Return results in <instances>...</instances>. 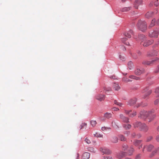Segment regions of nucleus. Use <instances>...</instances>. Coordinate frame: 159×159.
Here are the masks:
<instances>
[{"label": "nucleus", "mask_w": 159, "mask_h": 159, "mask_svg": "<svg viewBox=\"0 0 159 159\" xmlns=\"http://www.w3.org/2000/svg\"><path fill=\"white\" fill-rule=\"evenodd\" d=\"M155 117V115L153 114L152 112H148L146 111H141L140 113V115L139 116V117H140L143 119H145L147 117L148 119H151V120L149 121H150L152 120Z\"/></svg>", "instance_id": "f257e3e1"}, {"label": "nucleus", "mask_w": 159, "mask_h": 159, "mask_svg": "<svg viewBox=\"0 0 159 159\" xmlns=\"http://www.w3.org/2000/svg\"><path fill=\"white\" fill-rule=\"evenodd\" d=\"M135 128L138 127L141 130L146 132L148 129V127L144 123H142L140 122H136L133 124Z\"/></svg>", "instance_id": "f03ea898"}, {"label": "nucleus", "mask_w": 159, "mask_h": 159, "mask_svg": "<svg viewBox=\"0 0 159 159\" xmlns=\"http://www.w3.org/2000/svg\"><path fill=\"white\" fill-rule=\"evenodd\" d=\"M137 25L139 29L142 31H144L147 29V24L145 21H139Z\"/></svg>", "instance_id": "7ed1b4c3"}, {"label": "nucleus", "mask_w": 159, "mask_h": 159, "mask_svg": "<svg viewBox=\"0 0 159 159\" xmlns=\"http://www.w3.org/2000/svg\"><path fill=\"white\" fill-rule=\"evenodd\" d=\"M159 34V29H157L149 33L148 36L150 38H157Z\"/></svg>", "instance_id": "20e7f679"}, {"label": "nucleus", "mask_w": 159, "mask_h": 159, "mask_svg": "<svg viewBox=\"0 0 159 159\" xmlns=\"http://www.w3.org/2000/svg\"><path fill=\"white\" fill-rule=\"evenodd\" d=\"M142 92L143 93H146L143 97V98L145 99L148 97L151 93L152 91L151 90H149V88L147 87L142 90Z\"/></svg>", "instance_id": "39448f33"}, {"label": "nucleus", "mask_w": 159, "mask_h": 159, "mask_svg": "<svg viewBox=\"0 0 159 159\" xmlns=\"http://www.w3.org/2000/svg\"><path fill=\"white\" fill-rule=\"evenodd\" d=\"M100 150L104 154H110L111 153V151L106 148H101Z\"/></svg>", "instance_id": "423d86ee"}, {"label": "nucleus", "mask_w": 159, "mask_h": 159, "mask_svg": "<svg viewBox=\"0 0 159 159\" xmlns=\"http://www.w3.org/2000/svg\"><path fill=\"white\" fill-rule=\"evenodd\" d=\"M125 113L126 114H128L129 116L130 117H133L135 116L136 115V112L135 111H133L131 114V112H132L131 110H124Z\"/></svg>", "instance_id": "0eeeda50"}, {"label": "nucleus", "mask_w": 159, "mask_h": 159, "mask_svg": "<svg viewBox=\"0 0 159 159\" xmlns=\"http://www.w3.org/2000/svg\"><path fill=\"white\" fill-rule=\"evenodd\" d=\"M125 152L123 151H120L116 153V157L117 158L121 159L125 157Z\"/></svg>", "instance_id": "6e6552de"}, {"label": "nucleus", "mask_w": 159, "mask_h": 159, "mask_svg": "<svg viewBox=\"0 0 159 159\" xmlns=\"http://www.w3.org/2000/svg\"><path fill=\"white\" fill-rule=\"evenodd\" d=\"M157 58H155L152 60L151 61H144L143 62V64L144 65H150L151 64H153L155 61H156L158 60Z\"/></svg>", "instance_id": "1a4fd4ad"}, {"label": "nucleus", "mask_w": 159, "mask_h": 159, "mask_svg": "<svg viewBox=\"0 0 159 159\" xmlns=\"http://www.w3.org/2000/svg\"><path fill=\"white\" fill-rule=\"evenodd\" d=\"M153 40H148L146 39L143 43L142 45H143L144 47H147L149 45L152 44L153 43Z\"/></svg>", "instance_id": "9d476101"}, {"label": "nucleus", "mask_w": 159, "mask_h": 159, "mask_svg": "<svg viewBox=\"0 0 159 159\" xmlns=\"http://www.w3.org/2000/svg\"><path fill=\"white\" fill-rule=\"evenodd\" d=\"M96 98L100 101L104 100L105 98V95L101 94H99L96 95Z\"/></svg>", "instance_id": "9b49d317"}, {"label": "nucleus", "mask_w": 159, "mask_h": 159, "mask_svg": "<svg viewBox=\"0 0 159 159\" xmlns=\"http://www.w3.org/2000/svg\"><path fill=\"white\" fill-rule=\"evenodd\" d=\"M136 146H139V149H140L142 148V144L141 143V141L137 140H135L133 143Z\"/></svg>", "instance_id": "f8f14e48"}, {"label": "nucleus", "mask_w": 159, "mask_h": 159, "mask_svg": "<svg viewBox=\"0 0 159 159\" xmlns=\"http://www.w3.org/2000/svg\"><path fill=\"white\" fill-rule=\"evenodd\" d=\"M138 38L139 39H140V44L142 45L143 43L145 41V40L146 39V37L143 34H139V35Z\"/></svg>", "instance_id": "ddd939ff"}, {"label": "nucleus", "mask_w": 159, "mask_h": 159, "mask_svg": "<svg viewBox=\"0 0 159 159\" xmlns=\"http://www.w3.org/2000/svg\"><path fill=\"white\" fill-rule=\"evenodd\" d=\"M120 118L124 122L127 123L129 122L128 118L122 114H121L120 115Z\"/></svg>", "instance_id": "4468645a"}, {"label": "nucleus", "mask_w": 159, "mask_h": 159, "mask_svg": "<svg viewBox=\"0 0 159 159\" xmlns=\"http://www.w3.org/2000/svg\"><path fill=\"white\" fill-rule=\"evenodd\" d=\"M137 101L136 98H134L130 100L128 103V104L129 106H132Z\"/></svg>", "instance_id": "2eb2a0df"}, {"label": "nucleus", "mask_w": 159, "mask_h": 159, "mask_svg": "<svg viewBox=\"0 0 159 159\" xmlns=\"http://www.w3.org/2000/svg\"><path fill=\"white\" fill-rule=\"evenodd\" d=\"M144 72V70L143 69H137L135 71V73L136 75H140Z\"/></svg>", "instance_id": "dca6fc26"}, {"label": "nucleus", "mask_w": 159, "mask_h": 159, "mask_svg": "<svg viewBox=\"0 0 159 159\" xmlns=\"http://www.w3.org/2000/svg\"><path fill=\"white\" fill-rule=\"evenodd\" d=\"M133 32L131 30H130L128 32H126L125 33V36L126 37H127L129 38H130L131 37V35L133 34Z\"/></svg>", "instance_id": "f3484780"}, {"label": "nucleus", "mask_w": 159, "mask_h": 159, "mask_svg": "<svg viewBox=\"0 0 159 159\" xmlns=\"http://www.w3.org/2000/svg\"><path fill=\"white\" fill-rule=\"evenodd\" d=\"M90 153L88 152H85L82 155V159H89L90 157Z\"/></svg>", "instance_id": "a211bd4d"}, {"label": "nucleus", "mask_w": 159, "mask_h": 159, "mask_svg": "<svg viewBox=\"0 0 159 159\" xmlns=\"http://www.w3.org/2000/svg\"><path fill=\"white\" fill-rule=\"evenodd\" d=\"M110 140L113 143H116L118 142V139L116 136H114L111 138Z\"/></svg>", "instance_id": "6ab92c4d"}, {"label": "nucleus", "mask_w": 159, "mask_h": 159, "mask_svg": "<svg viewBox=\"0 0 159 159\" xmlns=\"http://www.w3.org/2000/svg\"><path fill=\"white\" fill-rule=\"evenodd\" d=\"M87 124L85 122L82 123L78 127V128L80 129V130L83 129V128H86L87 127Z\"/></svg>", "instance_id": "aec40b11"}, {"label": "nucleus", "mask_w": 159, "mask_h": 159, "mask_svg": "<svg viewBox=\"0 0 159 159\" xmlns=\"http://www.w3.org/2000/svg\"><path fill=\"white\" fill-rule=\"evenodd\" d=\"M153 148V146L152 145L150 144L148 145H146L145 146L144 148L143 149V152L144 151V148H146L148 151H150Z\"/></svg>", "instance_id": "412c9836"}, {"label": "nucleus", "mask_w": 159, "mask_h": 159, "mask_svg": "<svg viewBox=\"0 0 159 159\" xmlns=\"http://www.w3.org/2000/svg\"><path fill=\"white\" fill-rule=\"evenodd\" d=\"M134 151V149L132 146H131L128 151V154L129 155H132Z\"/></svg>", "instance_id": "4be33fe9"}, {"label": "nucleus", "mask_w": 159, "mask_h": 159, "mask_svg": "<svg viewBox=\"0 0 159 159\" xmlns=\"http://www.w3.org/2000/svg\"><path fill=\"white\" fill-rule=\"evenodd\" d=\"M142 3V0H136L135 2V8H137L138 6L141 4Z\"/></svg>", "instance_id": "5701e85b"}, {"label": "nucleus", "mask_w": 159, "mask_h": 159, "mask_svg": "<svg viewBox=\"0 0 159 159\" xmlns=\"http://www.w3.org/2000/svg\"><path fill=\"white\" fill-rule=\"evenodd\" d=\"M153 15V12L152 11H148L145 15V16L147 18L151 17Z\"/></svg>", "instance_id": "b1692460"}, {"label": "nucleus", "mask_w": 159, "mask_h": 159, "mask_svg": "<svg viewBox=\"0 0 159 159\" xmlns=\"http://www.w3.org/2000/svg\"><path fill=\"white\" fill-rule=\"evenodd\" d=\"M104 117L108 119L111 117L112 114L111 113L107 112L104 114Z\"/></svg>", "instance_id": "393cba45"}, {"label": "nucleus", "mask_w": 159, "mask_h": 159, "mask_svg": "<svg viewBox=\"0 0 159 159\" xmlns=\"http://www.w3.org/2000/svg\"><path fill=\"white\" fill-rule=\"evenodd\" d=\"M113 88L116 90H118L120 89V87L118 84L114 83L113 84Z\"/></svg>", "instance_id": "a878e982"}, {"label": "nucleus", "mask_w": 159, "mask_h": 159, "mask_svg": "<svg viewBox=\"0 0 159 159\" xmlns=\"http://www.w3.org/2000/svg\"><path fill=\"white\" fill-rule=\"evenodd\" d=\"M156 21V20L155 19H153L152 20L149 26V28H151L153 26L155 25V23Z\"/></svg>", "instance_id": "bb28decb"}, {"label": "nucleus", "mask_w": 159, "mask_h": 159, "mask_svg": "<svg viewBox=\"0 0 159 159\" xmlns=\"http://www.w3.org/2000/svg\"><path fill=\"white\" fill-rule=\"evenodd\" d=\"M127 39L126 38H123L121 39V41L123 43L127 45H129V43L128 42H125L127 40Z\"/></svg>", "instance_id": "cd10ccee"}, {"label": "nucleus", "mask_w": 159, "mask_h": 159, "mask_svg": "<svg viewBox=\"0 0 159 159\" xmlns=\"http://www.w3.org/2000/svg\"><path fill=\"white\" fill-rule=\"evenodd\" d=\"M93 135L94 137L97 138H102L103 136V135L98 134V133H96Z\"/></svg>", "instance_id": "c85d7f7f"}, {"label": "nucleus", "mask_w": 159, "mask_h": 159, "mask_svg": "<svg viewBox=\"0 0 159 159\" xmlns=\"http://www.w3.org/2000/svg\"><path fill=\"white\" fill-rule=\"evenodd\" d=\"M90 124L93 127H94L96 126L97 122L96 120H93L90 121Z\"/></svg>", "instance_id": "c756f323"}, {"label": "nucleus", "mask_w": 159, "mask_h": 159, "mask_svg": "<svg viewBox=\"0 0 159 159\" xmlns=\"http://www.w3.org/2000/svg\"><path fill=\"white\" fill-rule=\"evenodd\" d=\"M128 147V146L126 144H123L122 145V149L124 151L126 150Z\"/></svg>", "instance_id": "7c9ffc66"}, {"label": "nucleus", "mask_w": 159, "mask_h": 159, "mask_svg": "<svg viewBox=\"0 0 159 159\" xmlns=\"http://www.w3.org/2000/svg\"><path fill=\"white\" fill-rule=\"evenodd\" d=\"M155 93L156 95V96L157 97H159V87L157 88L155 90Z\"/></svg>", "instance_id": "2f4dec72"}, {"label": "nucleus", "mask_w": 159, "mask_h": 159, "mask_svg": "<svg viewBox=\"0 0 159 159\" xmlns=\"http://www.w3.org/2000/svg\"><path fill=\"white\" fill-rule=\"evenodd\" d=\"M131 126V125L129 124H126L124 125V127L126 129H130Z\"/></svg>", "instance_id": "473e14b6"}, {"label": "nucleus", "mask_w": 159, "mask_h": 159, "mask_svg": "<svg viewBox=\"0 0 159 159\" xmlns=\"http://www.w3.org/2000/svg\"><path fill=\"white\" fill-rule=\"evenodd\" d=\"M122 80L123 81L125 82H130L132 81V80H131L128 79L126 77H124L123 78Z\"/></svg>", "instance_id": "72a5a7b5"}, {"label": "nucleus", "mask_w": 159, "mask_h": 159, "mask_svg": "<svg viewBox=\"0 0 159 159\" xmlns=\"http://www.w3.org/2000/svg\"><path fill=\"white\" fill-rule=\"evenodd\" d=\"M114 103L118 106H119L120 107H121L123 105L122 103L120 102H117V101L116 100H114Z\"/></svg>", "instance_id": "f704fd0d"}, {"label": "nucleus", "mask_w": 159, "mask_h": 159, "mask_svg": "<svg viewBox=\"0 0 159 159\" xmlns=\"http://www.w3.org/2000/svg\"><path fill=\"white\" fill-rule=\"evenodd\" d=\"M119 138L120 140L121 141H125L126 140V138L123 135H120Z\"/></svg>", "instance_id": "c9c22d12"}, {"label": "nucleus", "mask_w": 159, "mask_h": 159, "mask_svg": "<svg viewBox=\"0 0 159 159\" xmlns=\"http://www.w3.org/2000/svg\"><path fill=\"white\" fill-rule=\"evenodd\" d=\"M111 129L110 127H102L101 128V130L102 131H105L107 130H109Z\"/></svg>", "instance_id": "e433bc0d"}, {"label": "nucleus", "mask_w": 159, "mask_h": 159, "mask_svg": "<svg viewBox=\"0 0 159 159\" xmlns=\"http://www.w3.org/2000/svg\"><path fill=\"white\" fill-rule=\"evenodd\" d=\"M130 9L129 7H125L122 9V11L123 12L127 11L129 10Z\"/></svg>", "instance_id": "4c0bfd02"}, {"label": "nucleus", "mask_w": 159, "mask_h": 159, "mask_svg": "<svg viewBox=\"0 0 159 159\" xmlns=\"http://www.w3.org/2000/svg\"><path fill=\"white\" fill-rule=\"evenodd\" d=\"M129 77L130 79H133L136 80H138L139 79V77H137L134 75H130L129 76Z\"/></svg>", "instance_id": "58836bf2"}, {"label": "nucleus", "mask_w": 159, "mask_h": 159, "mask_svg": "<svg viewBox=\"0 0 159 159\" xmlns=\"http://www.w3.org/2000/svg\"><path fill=\"white\" fill-rule=\"evenodd\" d=\"M111 90V89L110 88H107L106 87H104L103 88V91H110Z\"/></svg>", "instance_id": "ea45409f"}, {"label": "nucleus", "mask_w": 159, "mask_h": 159, "mask_svg": "<svg viewBox=\"0 0 159 159\" xmlns=\"http://www.w3.org/2000/svg\"><path fill=\"white\" fill-rule=\"evenodd\" d=\"M133 64L130 61L128 63V67L129 69H131L132 68V65Z\"/></svg>", "instance_id": "a19ab883"}, {"label": "nucleus", "mask_w": 159, "mask_h": 159, "mask_svg": "<svg viewBox=\"0 0 159 159\" xmlns=\"http://www.w3.org/2000/svg\"><path fill=\"white\" fill-rule=\"evenodd\" d=\"M84 141L86 143H88V144L91 143L90 140L89 139H88L87 138H85Z\"/></svg>", "instance_id": "79ce46f5"}, {"label": "nucleus", "mask_w": 159, "mask_h": 159, "mask_svg": "<svg viewBox=\"0 0 159 159\" xmlns=\"http://www.w3.org/2000/svg\"><path fill=\"white\" fill-rule=\"evenodd\" d=\"M104 159H113V158L110 156H106L104 157Z\"/></svg>", "instance_id": "37998d69"}, {"label": "nucleus", "mask_w": 159, "mask_h": 159, "mask_svg": "<svg viewBox=\"0 0 159 159\" xmlns=\"http://www.w3.org/2000/svg\"><path fill=\"white\" fill-rule=\"evenodd\" d=\"M157 54L156 53H152V54H150L149 53H148L147 54V56H148L149 57H150L151 56H155V55H157Z\"/></svg>", "instance_id": "c03bdc74"}, {"label": "nucleus", "mask_w": 159, "mask_h": 159, "mask_svg": "<svg viewBox=\"0 0 159 159\" xmlns=\"http://www.w3.org/2000/svg\"><path fill=\"white\" fill-rule=\"evenodd\" d=\"M141 155L140 154L137 155L135 159H140Z\"/></svg>", "instance_id": "a18cd8bd"}, {"label": "nucleus", "mask_w": 159, "mask_h": 159, "mask_svg": "<svg viewBox=\"0 0 159 159\" xmlns=\"http://www.w3.org/2000/svg\"><path fill=\"white\" fill-rule=\"evenodd\" d=\"M119 58L122 61H123L124 59H125L124 57L122 56L121 55H120L119 56Z\"/></svg>", "instance_id": "49530a36"}, {"label": "nucleus", "mask_w": 159, "mask_h": 159, "mask_svg": "<svg viewBox=\"0 0 159 159\" xmlns=\"http://www.w3.org/2000/svg\"><path fill=\"white\" fill-rule=\"evenodd\" d=\"M159 102V99H158L156 100L154 102V104L155 105H157L158 104V102Z\"/></svg>", "instance_id": "de8ad7c7"}, {"label": "nucleus", "mask_w": 159, "mask_h": 159, "mask_svg": "<svg viewBox=\"0 0 159 159\" xmlns=\"http://www.w3.org/2000/svg\"><path fill=\"white\" fill-rule=\"evenodd\" d=\"M152 139V137L151 136H150L147 139V142H148L151 140V139Z\"/></svg>", "instance_id": "09e8293b"}, {"label": "nucleus", "mask_w": 159, "mask_h": 159, "mask_svg": "<svg viewBox=\"0 0 159 159\" xmlns=\"http://www.w3.org/2000/svg\"><path fill=\"white\" fill-rule=\"evenodd\" d=\"M113 110L114 111H118L119 110V109L118 108H116V107H114L113 108Z\"/></svg>", "instance_id": "8fccbe9b"}, {"label": "nucleus", "mask_w": 159, "mask_h": 159, "mask_svg": "<svg viewBox=\"0 0 159 159\" xmlns=\"http://www.w3.org/2000/svg\"><path fill=\"white\" fill-rule=\"evenodd\" d=\"M159 72V66L157 67L156 70H155V73H157Z\"/></svg>", "instance_id": "3c124183"}, {"label": "nucleus", "mask_w": 159, "mask_h": 159, "mask_svg": "<svg viewBox=\"0 0 159 159\" xmlns=\"http://www.w3.org/2000/svg\"><path fill=\"white\" fill-rule=\"evenodd\" d=\"M111 79H113L114 80L116 79L117 78H116V77L115 76H112L110 77Z\"/></svg>", "instance_id": "603ef678"}, {"label": "nucleus", "mask_w": 159, "mask_h": 159, "mask_svg": "<svg viewBox=\"0 0 159 159\" xmlns=\"http://www.w3.org/2000/svg\"><path fill=\"white\" fill-rule=\"evenodd\" d=\"M154 5L156 6L157 7L158 5V3L157 1H156L154 3Z\"/></svg>", "instance_id": "864d4df0"}, {"label": "nucleus", "mask_w": 159, "mask_h": 159, "mask_svg": "<svg viewBox=\"0 0 159 159\" xmlns=\"http://www.w3.org/2000/svg\"><path fill=\"white\" fill-rule=\"evenodd\" d=\"M76 159H79V154L78 153H77L76 154Z\"/></svg>", "instance_id": "5fc2aeb1"}, {"label": "nucleus", "mask_w": 159, "mask_h": 159, "mask_svg": "<svg viewBox=\"0 0 159 159\" xmlns=\"http://www.w3.org/2000/svg\"><path fill=\"white\" fill-rule=\"evenodd\" d=\"M131 135L133 137V138H134L135 135H136V134H135V133H133V134H131Z\"/></svg>", "instance_id": "6e6d98bb"}, {"label": "nucleus", "mask_w": 159, "mask_h": 159, "mask_svg": "<svg viewBox=\"0 0 159 159\" xmlns=\"http://www.w3.org/2000/svg\"><path fill=\"white\" fill-rule=\"evenodd\" d=\"M156 139L157 141L159 142V135L157 137Z\"/></svg>", "instance_id": "4d7b16f0"}, {"label": "nucleus", "mask_w": 159, "mask_h": 159, "mask_svg": "<svg viewBox=\"0 0 159 159\" xmlns=\"http://www.w3.org/2000/svg\"><path fill=\"white\" fill-rule=\"evenodd\" d=\"M156 24L159 25V19L157 20Z\"/></svg>", "instance_id": "13d9d810"}, {"label": "nucleus", "mask_w": 159, "mask_h": 159, "mask_svg": "<svg viewBox=\"0 0 159 159\" xmlns=\"http://www.w3.org/2000/svg\"><path fill=\"white\" fill-rule=\"evenodd\" d=\"M137 53L139 55H140L141 54V52L139 51Z\"/></svg>", "instance_id": "bf43d9fd"}, {"label": "nucleus", "mask_w": 159, "mask_h": 159, "mask_svg": "<svg viewBox=\"0 0 159 159\" xmlns=\"http://www.w3.org/2000/svg\"><path fill=\"white\" fill-rule=\"evenodd\" d=\"M122 50H123L124 51H125L126 50V49H125V47H123Z\"/></svg>", "instance_id": "052dcab7"}, {"label": "nucleus", "mask_w": 159, "mask_h": 159, "mask_svg": "<svg viewBox=\"0 0 159 159\" xmlns=\"http://www.w3.org/2000/svg\"><path fill=\"white\" fill-rule=\"evenodd\" d=\"M156 151H157L158 153L159 154V150L158 148L157 149V150H156Z\"/></svg>", "instance_id": "680f3d73"}, {"label": "nucleus", "mask_w": 159, "mask_h": 159, "mask_svg": "<svg viewBox=\"0 0 159 159\" xmlns=\"http://www.w3.org/2000/svg\"><path fill=\"white\" fill-rule=\"evenodd\" d=\"M156 153V152L154 151L152 152V154L154 155V154L155 153Z\"/></svg>", "instance_id": "e2e57ef3"}, {"label": "nucleus", "mask_w": 159, "mask_h": 159, "mask_svg": "<svg viewBox=\"0 0 159 159\" xmlns=\"http://www.w3.org/2000/svg\"><path fill=\"white\" fill-rule=\"evenodd\" d=\"M126 0H121V1L123 2H125Z\"/></svg>", "instance_id": "0e129e2a"}, {"label": "nucleus", "mask_w": 159, "mask_h": 159, "mask_svg": "<svg viewBox=\"0 0 159 159\" xmlns=\"http://www.w3.org/2000/svg\"><path fill=\"white\" fill-rule=\"evenodd\" d=\"M125 159H131L129 158H128V157H127V158H126Z\"/></svg>", "instance_id": "69168bd1"}, {"label": "nucleus", "mask_w": 159, "mask_h": 159, "mask_svg": "<svg viewBox=\"0 0 159 159\" xmlns=\"http://www.w3.org/2000/svg\"><path fill=\"white\" fill-rule=\"evenodd\" d=\"M157 130L159 131V126L157 128Z\"/></svg>", "instance_id": "338daca9"}, {"label": "nucleus", "mask_w": 159, "mask_h": 159, "mask_svg": "<svg viewBox=\"0 0 159 159\" xmlns=\"http://www.w3.org/2000/svg\"><path fill=\"white\" fill-rule=\"evenodd\" d=\"M91 149L92 150H93V148H91Z\"/></svg>", "instance_id": "774afa93"}]
</instances>
